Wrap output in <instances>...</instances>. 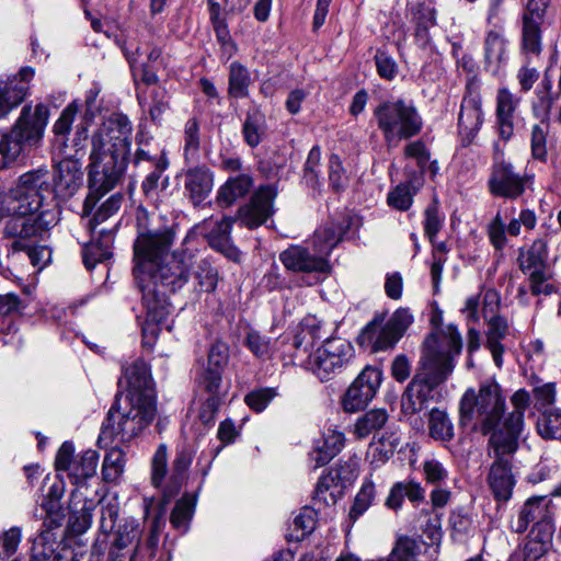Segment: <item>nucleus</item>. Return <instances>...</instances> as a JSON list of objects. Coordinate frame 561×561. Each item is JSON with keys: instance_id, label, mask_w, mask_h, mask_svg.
Returning <instances> with one entry per match:
<instances>
[{"instance_id": "20e7f679", "label": "nucleus", "mask_w": 561, "mask_h": 561, "mask_svg": "<svg viewBox=\"0 0 561 561\" xmlns=\"http://www.w3.org/2000/svg\"><path fill=\"white\" fill-rule=\"evenodd\" d=\"M346 228L336 220H330L314 231L310 245H289L279 253V261L295 273H327L330 270L328 257L342 240Z\"/></svg>"}, {"instance_id": "473e14b6", "label": "nucleus", "mask_w": 561, "mask_h": 561, "mask_svg": "<svg viewBox=\"0 0 561 561\" xmlns=\"http://www.w3.org/2000/svg\"><path fill=\"white\" fill-rule=\"evenodd\" d=\"M484 68L492 76H497L507 62L506 39L503 34L491 30L484 38Z\"/></svg>"}, {"instance_id": "49530a36", "label": "nucleus", "mask_w": 561, "mask_h": 561, "mask_svg": "<svg viewBox=\"0 0 561 561\" xmlns=\"http://www.w3.org/2000/svg\"><path fill=\"white\" fill-rule=\"evenodd\" d=\"M125 454L121 448L114 447L107 451L102 465V476L106 482H116L124 472Z\"/></svg>"}, {"instance_id": "6ab92c4d", "label": "nucleus", "mask_w": 561, "mask_h": 561, "mask_svg": "<svg viewBox=\"0 0 561 561\" xmlns=\"http://www.w3.org/2000/svg\"><path fill=\"white\" fill-rule=\"evenodd\" d=\"M511 402L513 411L503 419V428H499L490 437V443H495L506 450L518 447V439L524 428L525 411L530 404V394L525 389H518L511 397Z\"/></svg>"}, {"instance_id": "4be33fe9", "label": "nucleus", "mask_w": 561, "mask_h": 561, "mask_svg": "<svg viewBox=\"0 0 561 561\" xmlns=\"http://www.w3.org/2000/svg\"><path fill=\"white\" fill-rule=\"evenodd\" d=\"M495 461L492 463L488 477V483L494 499L499 502H507L512 497L515 486V478L512 473V457L518 447L513 450L500 448L495 443H490Z\"/></svg>"}, {"instance_id": "412c9836", "label": "nucleus", "mask_w": 561, "mask_h": 561, "mask_svg": "<svg viewBox=\"0 0 561 561\" xmlns=\"http://www.w3.org/2000/svg\"><path fill=\"white\" fill-rule=\"evenodd\" d=\"M483 124L482 98L479 84L471 79L466 85V93L458 114V131L463 145H470Z\"/></svg>"}, {"instance_id": "79ce46f5", "label": "nucleus", "mask_w": 561, "mask_h": 561, "mask_svg": "<svg viewBox=\"0 0 561 561\" xmlns=\"http://www.w3.org/2000/svg\"><path fill=\"white\" fill-rule=\"evenodd\" d=\"M251 76L245 66L239 61L231 62L229 67L228 94L234 99H244L249 95Z\"/></svg>"}, {"instance_id": "774afa93", "label": "nucleus", "mask_w": 561, "mask_h": 561, "mask_svg": "<svg viewBox=\"0 0 561 561\" xmlns=\"http://www.w3.org/2000/svg\"><path fill=\"white\" fill-rule=\"evenodd\" d=\"M378 75L386 80H393L398 73V65L386 51L378 50L375 55Z\"/></svg>"}, {"instance_id": "37998d69", "label": "nucleus", "mask_w": 561, "mask_h": 561, "mask_svg": "<svg viewBox=\"0 0 561 561\" xmlns=\"http://www.w3.org/2000/svg\"><path fill=\"white\" fill-rule=\"evenodd\" d=\"M196 499L192 494H184L175 504L170 522L172 526L182 531H187L195 511Z\"/></svg>"}, {"instance_id": "f8f14e48", "label": "nucleus", "mask_w": 561, "mask_h": 561, "mask_svg": "<svg viewBox=\"0 0 561 561\" xmlns=\"http://www.w3.org/2000/svg\"><path fill=\"white\" fill-rule=\"evenodd\" d=\"M413 322V316L405 308H399L385 322V317L376 316L362 330L358 342L369 347L373 352L392 348L403 336Z\"/></svg>"}, {"instance_id": "423d86ee", "label": "nucleus", "mask_w": 561, "mask_h": 561, "mask_svg": "<svg viewBox=\"0 0 561 561\" xmlns=\"http://www.w3.org/2000/svg\"><path fill=\"white\" fill-rule=\"evenodd\" d=\"M48 118V106L43 103H38L34 110L31 105L22 108L11 130L0 136V170L16 162L42 139Z\"/></svg>"}, {"instance_id": "c03bdc74", "label": "nucleus", "mask_w": 561, "mask_h": 561, "mask_svg": "<svg viewBox=\"0 0 561 561\" xmlns=\"http://www.w3.org/2000/svg\"><path fill=\"white\" fill-rule=\"evenodd\" d=\"M539 23L523 21L522 51L527 58L538 57L542 50L541 30Z\"/></svg>"}, {"instance_id": "bf43d9fd", "label": "nucleus", "mask_w": 561, "mask_h": 561, "mask_svg": "<svg viewBox=\"0 0 561 561\" xmlns=\"http://www.w3.org/2000/svg\"><path fill=\"white\" fill-rule=\"evenodd\" d=\"M79 112V104L77 101L69 103L61 112L59 118L53 126V131L56 136L66 137L72 127L75 118Z\"/></svg>"}, {"instance_id": "cd10ccee", "label": "nucleus", "mask_w": 561, "mask_h": 561, "mask_svg": "<svg viewBox=\"0 0 561 561\" xmlns=\"http://www.w3.org/2000/svg\"><path fill=\"white\" fill-rule=\"evenodd\" d=\"M214 178V172L205 164L195 165L184 171V193L194 206H199L210 195Z\"/></svg>"}, {"instance_id": "7c9ffc66", "label": "nucleus", "mask_w": 561, "mask_h": 561, "mask_svg": "<svg viewBox=\"0 0 561 561\" xmlns=\"http://www.w3.org/2000/svg\"><path fill=\"white\" fill-rule=\"evenodd\" d=\"M520 98L513 94L503 87L496 93L495 123L499 136L504 141L512 138L514 134V117L519 106Z\"/></svg>"}, {"instance_id": "a211bd4d", "label": "nucleus", "mask_w": 561, "mask_h": 561, "mask_svg": "<svg viewBox=\"0 0 561 561\" xmlns=\"http://www.w3.org/2000/svg\"><path fill=\"white\" fill-rule=\"evenodd\" d=\"M99 453L88 449L75 456V446L71 442H64L55 458V469L65 471L75 484L92 478L96 473Z\"/></svg>"}, {"instance_id": "f257e3e1", "label": "nucleus", "mask_w": 561, "mask_h": 561, "mask_svg": "<svg viewBox=\"0 0 561 561\" xmlns=\"http://www.w3.org/2000/svg\"><path fill=\"white\" fill-rule=\"evenodd\" d=\"M173 241L174 232L163 229L140 233L134 243V276L147 311L142 334L144 345L148 347H152L162 328L172 330L167 322L171 312L167 291L181 289L191 275L190 256L169 255Z\"/></svg>"}, {"instance_id": "dca6fc26", "label": "nucleus", "mask_w": 561, "mask_h": 561, "mask_svg": "<svg viewBox=\"0 0 561 561\" xmlns=\"http://www.w3.org/2000/svg\"><path fill=\"white\" fill-rule=\"evenodd\" d=\"M194 458V450L191 447L183 446L178 449L172 463L171 477L163 489V495L159 503L153 497H144L145 517H149L153 511L151 531L159 529L161 520L167 512L169 502L180 492L183 482L186 479V472Z\"/></svg>"}, {"instance_id": "0e129e2a", "label": "nucleus", "mask_w": 561, "mask_h": 561, "mask_svg": "<svg viewBox=\"0 0 561 561\" xmlns=\"http://www.w3.org/2000/svg\"><path fill=\"white\" fill-rule=\"evenodd\" d=\"M387 202L389 206L397 210H408L413 203V195L409 185H398L388 194Z\"/></svg>"}, {"instance_id": "864d4df0", "label": "nucleus", "mask_w": 561, "mask_h": 561, "mask_svg": "<svg viewBox=\"0 0 561 561\" xmlns=\"http://www.w3.org/2000/svg\"><path fill=\"white\" fill-rule=\"evenodd\" d=\"M168 471V448L165 445H160L151 461V482L154 488L162 486Z\"/></svg>"}, {"instance_id": "2f4dec72", "label": "nucleus", "mask_w": 561, "mask_h": 561, "mask_svg": "<svg viewBox=\"0 0 561 561\" xmlns=\"http://www.w3.org/2000/svg\"><path fill=\"white\" fill-rule=\"evenodd\" d=\"M405 497L414 506H419L423 503L425 501V489L421 482L409 478L393 483L385 501V506L391 511L398 512L402 508Z\"/></svg>"}, {"instance_id": "58836bf2", "label": "nucleus", "mask_w": 561, "mask_h": 561, "mask_svg": "<svg viewBox=\"0 0 561 561\" xmlns=\"http://www.w3.org/2000/svg\"><path fill=\"white\" fill-rule=\"evenodd\" d=\"M388 420L389 414L386 409H371L356 420L352 432L357 439H365L383 428Z\"/></svg>"}, {"instance_id": "4d7b16f0", "label": "nucleus", "mask_w": 561, "mask_h": 561, "mask_svg": "<svg viewBox=\"0 0 561 561\" xmlns=\"http://www.w3.org/2000/svg\"><path fill=\"white\" fill-rule=\"evenodd\" d=\"M101 504V516H100V529L103 534H111L116 525V520L119 513L118 503L115 500H102Z\"/></svg>"}, {"instance_id": "aec40b11", "label": "nucleus", "mask_w": 561, "mask_h": 561, "mask_svg": "<svg viewBox=\"0 0 561 561\" xmlns=\"http://www.w3.org/2000/svg\"><path fill=\"white\" fill-rule=\"evenodd\" d=\"M382 380L378 368L365 367L351 383L341 399V405L347 413L364 410L375 398Z\"/></svg>"}, {"instance_id": "0eeeda50", "label": "nucleus", "mask_w": 561, "mask_h": 561, "mask_svg": "<svg viewBox=\"0 0 561 561\" xmlns=\"http://www.w3.org/2000/svg\"><path fill=\"white\" fill-rule=\"evenodd\" d=\"M156 414V402H134L117 393L103 423L99 440L118 438L121 442H128L147 428Z\"/></svg>"}, {"instance_id": "393cba45", "label": "nucleus", "mask_w": 561, "mask_h": 561, "mask_svg": "<svg viewBox=\"0 0 561 561\" xmlns=\"http://www.w3.org/2000/svg\"><path fill=\"white\" fill-rule=\"evenodd\" d=\"M277 196L274 185H261L252 195L250 203L239 209L242 226L254 229L263 225L274 213L273 203Z\"/></svg>"}, {"instance_id": "e2e57ef3", "label": "nucleus", "mask_w": 561, "mask_h": 561, "mask_svg": "<svg viewBox=\"0 0 561 561\" xmlns=\"http://www.w3.org/2000/svg\"><path fill=\"white\" fill-rule=\"evenodd\" d=\"M547 126H533L530 139L531 154L535 159L540 161H545L547 158Z\"/></svg>"}, {"instance_id": "b1692460", "label": "nucleus", "mask_w": 561, "mask_h": 561, "mask_svg": "<svg viewBox=\"0 0 561 561\" xmlns=\"http://www.w3.org/2000/svg\"><path fill=\"white\" fill-rule=\"evenodd\" d=\"M228 360V346L221 342L214 343L208 351L207 360L202 363L196 375V381L204 391L218 394Z\"/></svg>"}, {"instance_id": "69168bd1", "label": "nucleus", "mask_w": 561, "mask_h": 561, "mask_svg": "<svg viewBox=\"0 0 561 561\" xmlns=\"http://www.w3.org/2000/svg\"><path fill=\"white\" fill-rule=\"evenodd\" d=\"M329 181L334 191L343 190L347 184V176L337 154H331L329 160Z\"/></svg>"}, {"instance_id": "13d9d810", "label": "nucleus", "mask_w": 561, "mask_h": 561, "mask_svg": "<svg viewBox=\"0 0 561 561\" xmlns=\"http://www.w3.org/2000/svg\"><path fill=\"white\" fill-rule=\"evenodd\" d=\"M245 346L260 358L270 357L273 351V343L270 337L261 335L256 331H250L245 337Z\"/></svg>"}, {"instance_id": "338daca9", "label": "nucleus", "mask_w": 561, "mask_h": 561, "mask_svg": "<svg viewBox=\"0 0 561 561\" xmlns=\"http://www.w3.org/2000/svg\"><path fill=\"white\" fill-rule=\"evenodd\" d=\"M316 526L314 519V511L308 507H305L300 511V513L294 518V527L297 530L296 539L301 540L308 534H310Z\"/></svg>"}, {"instance_id": "de8ad7c7", "label": "nucleus", "mask_w": 561, "mask_h": 561, "mask_svg": "<svg viewBox=\"0 0 561 561\" xmlns=\"http://www.w3.org/2000/svg\"><path fill=\"white\" fill-rule=\"evenodd\" d=\"M242 134L244 141L255 148L264 135V116L259 111L248 113L243 123Z\"/></svg>"}, {"instance_id": "09e8293b", "label": "nucleus", "mask_w": 561, "mask_h": 561, "mask_svg": "<svg viewBox=\"0 0 561 561\" xmlns=\"http://www.w3.org/2000/svg\"><path fill=\"white\" fill-rule=\"evenodd\" d=\"M376 497V486L370 479H366L355 496L354 504L350 511V517L357 519L373 504Z\"/></svg>"}, {"instance_id": "39448f33", "label": "nucleus", "mask_w": 561, "mask_h": 561, "mask_svg": "<svg viewBox=\"0 0 561 561\" xmlns=\"http://www.w3.org/2000/svg\"><path fill=\"white\" fill-rule=\"evenodd\" d=\"M374 118L387 147H397L401 141L421 134L424 122L412 100L392 98L381 101L374 108Z\"/></svg>"}, {"instance_id": "7ed1b4c3", "label": "nucleus", "mask_w": 561, "mask_h": 561, "mask_svg": "<svg viewBox=\"0 0 561 561\" xmlns=\"http://www.w3.org/2000/svg\"><path fill=\"white\" fill-rule=\"evenodd\" d=\"M505 409L506 398L501 386L489 379L481 382L478 390L469 388L465 391L459 402V423L491 436L503 428L501 420Z\"/></svg>"}, {"instance_id": "a878e982", "label": "nucleus", "mask_w": 561, "mask_h": 561, "mask_svg": "<svg viewBox=\"0 0 561 561\" xmlns=\"http://www.w3.org/2000/svg\"><path fill=\"white\" fill-rule=\"evenodd\" d=\"M124 377L127 381V393L123 394V398L131 399L134 402H156L150 370L144 360L138 359L126 367Z\"/></svg>"}, {"instance_id": "c85d7f7f", "label": "nucleus", "mask_w": 561, "mask_h": 561, "mask_svg": "<svg viewBox=\"0 0 561 561\" xmlns=\"http://www.w3.org/2000/svg\"><path fill=\"white\" fill-rule=\"evenodd\" d=\"M34 69L25 67L10 80L0 85V118L18 106L26 96Z\"/></svg>"}, {"instance_id": "9b49d317", "label": "nucleus", "mask_w": 561, "mask_h": 561, "mask_svg": "<svg viewBox=\"0 0 561 561\" xmlns=\"http://www.w3.org/2000/svg\"><path fill=\"white\" fill-rule=\"evenodd\" d=\"M25 178L30 180L32 178H38L45 182L47 187L45 191L43 190V192H39V194L44 197L47 195L54 198V202L56 203L60 213V201L66 202L71 198L82 185L81 168L77 161L72 160H64L57 164L53 186L49 182L48 171L46 169L39 168L20 175L15 185L12 186L9 191L18 190L20 185H22V181Z\"/></svg>"}, {"instance_id": "5fc2aeb1", "label": "nucleus", "mask_w": 561, "mask_h": 561, "mask_svg": "<svg viewBox=\"0 0 561 561\" xmlns=\"http://www.w3.org/2000/svg\"><path fill=\"white\" fill-rule=\"evenodd\" d=\"M404 158L414 159L421 173H424L428 167L431 152L423 140L410 141L403 149Z\"/></svg>"}, {"instance_id": "603ef678", "label": "nucleus", "mask_w": 561, "mask_h": 561, "mask_svg": "<svg viewBox=\"0 0 561 561\" xmlns=\"http://www.w3.org/2000/svg\"><path fill=\"white\" fill-rule=\"evenodd\" d=\"M195 278L202 291L211 293L218 284V272L208 260H202L197 265Z\"/></svg>"}, {"instance_id": "f03ea898", "label": "nucleus", "mask_w": 561, "mask_h": 561, "mask_svg": "<svg viewBox=\"0 0 561 561\" xmlns=\"http://www.w3.org/2000/svg\"><path fill=\"white\" fill-rule=\"evenodd\" d=\"M46 187L38 178H25L18 190L0 193V216L7 218L3 237L9 240L8 256L24 253L38 271L51 257L50 250L38 243L60 220L54 198L39 194Z\"/></svg>"}, {"instance_id": "3c124183", "label": "nucleus", "mask_w": 561, "mask_h": 561, "mask_svg": "<svg viewBox=\"0 0 561 561\" xmlns=\"http://www.w3.org/2000/svg\"><path fill=\"white\" fill-rule=\"evenodd\" d=\"M422 471L425 482L433 486L445 485L449 478L447 468L435 458L424 460Z\"/></svg>"}, {"instance_id": "a18cd8bd", "label": "nucleus", "mask_w": 561, "mask_h": 561, "mask_svg": "<svg viewBox=\"0 0 561 561\" xmlns=\"http://www.w3.org/2000/svg\"><path fill=\"white\" fill-rule=\"evenodd\" d=\"M430 435L436 440L450 442L454 438V425L448 414L433 409L428 421Z\"/></svg>"}, {"instance_id": "f704fd0d", "label": "nucleus", "mask_w": 561, "mask_h": 561, "mask_svg": "<svg viewBox=\"0 0 561 561\" xmlns=\"http://www.w3.org/2000/svg\"><path fill=\"white\" fill-rule=\"evenodd\" d=\"M253 184V176L249 172H241L236 176L228 178L217 192V203L224 207L231 206L238 199L247 196Z\"/></svg>"}, {"instance_id": "2eb2a0df", "label": "nucleus", "mask_w": 561, "mask_h": 561, "mask_svg": "<svg viewBox=\"0 0 561 561\" xmlns=\"http://www.w3.org/2000/svg\"><path fill=\"white\" fill-rule=\"evenodd\" d=\"M556 507L546 495L528 497L514 514H512L508 528L512 533L522 535L529 533L554 531Z\"/></svg>"}, {"instance_id": "680f3d73", "label": "nucleus", "mask_w": 561, "mask_h": 561, "mask_svg": "<svg viewBox=\"0 0 561 561\" xmlns=\"http://www.w3.org/2000/svg\"><path fill=\"white\" fill-rule=\"evenodd\" d=\"M276 396V389L261 388L249 392L244 398V402L253 411L262 412Z\"/></svg>"}, {"instance_id": "bb28decb", "label": "nucleus", "mask_w": 561, "mask_h": 561, "mask_svg": "<svg viewBox=\"0 0 561 561\" xmlns=\"http://www.w3.org/2000/svg\"><path fill=\"white\" fill-rule=\"evenodd\" d=\"M453 373V365L447 360L440 366L424 364V370L417 373L410 381V391L421 397L427 404L433 399L434 390Z\"/></svg>"}, {"instance_id": "6e6d98bb", "label": "nucleus", "mask_w": 561, "mask_h": 561, "mask_svg": "<svg viewBox=\"0 0 561 561\" xmlns=\"http://www.w3.org/2000/svg\"><path fill=\"white\" fill-rule=\"evenodd\" d=\"M505 229L506 225L500 213L486 226L489 241L496 251H502L507 243Z\"/></svg>"}, {"instance_id": "5701e85b", "label": "nucleus", "mask_w": 561, "mask_h": 561, "mask_svg": "<svg viewBox=\"0 0 561 561\" xmlns=\"http://www.w3.org/2000/svg\"><path fill=\"white\" fill-rule=\"evenodd\" d=\"M424 345L426 348L424 358L427 363L440 366L448 360L454 366V358L462 348V339L457 327L449 324L438 336L430 335Z\"/></svg>"}, {"instance_id": "ea45409f", "label": "nucleus", "mask_w": 561, "mask_h": 561, "mask_svg": "<svg viewBox=\"0 0 561 561\" xmlns=\"http://www.w3.org/2000/svg\"><path fill=\"white\" fill-rule=\"evenodd\" d=\"M137 100L142 108H147L153 122H158L169 106L164 91L158 87H153L149 91L138 90Z\"/></svg>"}, {"instance_id": "c756f323", "label": "nucleus", "mask_w": 561, "mask_h": 561, "mask_svg": "<svg viewBox=\"0 0 561 561\" xmlns=\"http://www.w3.org/2000/svg\"><path fill=\"white\" fill-rule=\"evenodd\" d=\"M233 219L230 217H224L221 220L213 221L211 219L205 220L203 226L208 230L207 240L209 245L222 253L225 256L233 262L240 260V251L231 241V229Z\"/></svg>"}, {"instance_id": "4c0bfd02", "label": "nucleus", "mask_w": 561, "mask_h": 561, "mask_svg": "<svg viewBox=\"0 0 561 561\" xmlns=\"http://www.w3.org/2000/svg\"><path fill=\"white\" fill-rule=\"evenodd\" d=\"M554 531L529 533L524 548L508 561H538L549 550Z\"/></svg>"}, {"instance_id": "a19ab883", "label": "nucleus", "mask_w": 561, "mask_h": 561, "mask_svg": "<svg viewBox=\"0 0 561 561\" xmlns=\"http://www.w3.org/2000/svg\"><path fill=\"white\" fill-rule=\"evenodd\" d=\"M536 428L543 439L561 442V409L551 408L541 412L537 419Z\"/></svg>"}, {"instance_id": "8fccbe9b", "label": "nucleus", "mask_w": 561, "mask_h": 561, "mask_svg": "<svg viewBox=\"0 0 561 561\" xmlns=\"http://www.w3.org/2000/svg\"><path fill=\"white\" fill-rule=\"evenodd\" d=\"M332 483L333 478L328 476L320 477L312 496L314 510L321 511L322 508L330 507L336 503V496L331 490Z\"/></svg>"}, {"instance_id": "6e6552de", "label": "nucleus", "mask_w": 561, "mask_h": 561, "mask_svg": "<svg viewBox=\"0 0 561 561\" xmlns=\"http://www.w3.org/2000/svg\"><path fill=\"white\" fill-rule=\"evenodd\" d=\"M89 159V194L83 204L84 215L93 211L98 202L122 181L128 162L126 158L92 150Z\"/></svg>"}, {"instance_id": "9d476101", "label": "nucleus", "mask_w": 561, "mask_h": 561, "mask_svg": "<svg viewBox=\"0 0 561 561\" xmlns=\"http://www.w3.org/2000/svg\"><path fill=\"white\" fill-rule=\"evenodd\" d=\"M123 199V194L115 193L110 196L95 213L92 214L91 211L89 215H82L83 218L90 217L87 227L91 234V241L87 244L84 250V264L88 268L93 267L98 262H103L111 257V249L114 242L113 230L98 228L102 222L118 211Z\"/></svg>"}, {"instance_id": "052dcab7", "label": "nucleus", "mask_w": 561, "mask_h": 561, "mask_svg": "<svg viewBox=\"0 0 561 561\" xmlns=\"http://www.w3.org/2000/svg\"><path fill=\"white\" fill-rule=\"evenodd\" d=\"M201 147L199 124L196 118H190L184 127V156H194Z\"/></svg>"}, {"instance_id": "c9c22d12", "label": "nucleus", "mask_w": 561, "mask_h": 561, "mask_svg": "<svg viewBox=\"0 0 561 561\" xmlns=\"http://www.w3.org/2000/svg\"><path fill=\"white\" fill-rule=\"evenodd\" d=\"M485 347L491 352L497 368L503 366L504 346L502 341L510 334V325L504 317H491L488 321Z\"/></svg>"}, {"instance_id": "4468645a", "label": "nucleus", "mask_w": 561, "mask_h": 561, "mask_svg": "<svg viewBox=\"0 0 561 561\" xmlns=\"http://www.w3.org/2000/svg\"><path fill=\"white\" fill-rule=\"evenodd\" d=\"M133 126L122 113H113L103 121L92 135V151L128 159L131 146Z\"/></svg>"}, {"instance_id": "1a4fd4ad", "label": "nucleus", "mask_w": 561, "mask_h": 561, "mask_svg": "<svg viewBox=\"0 0 561 561\" xmlns=\"http://www.w3.org/2000/svg\"><path fill=\"white\" fill-rule=\"evenodd\" d=\"M354 356L352 344L341 337L325 339L313 353L302 356L297 365L312 373L320 381H329L342 373Z\"/></svg>"}, {"instance_id": "72a5a7b5", "label": "nucleus", "mask_w": 561, "mask_h": 561, "mask_svg": "<svg viewBox=\"0 0 561 561\" xmlns=\"http://www.w3.org/2000/svg\"><path fill=\"white\" fill-rule=\"evenodd\" d=\"M50 531H43L34 539L35 558L38 561H80L75 551L51 540Z\"/></svg>"}, {"instance_id": "ddd939ff", "label": "nucleus", "mask_w": 561, "mask_h": 561, "mask_svg": "<svg viewBox=\"0 0 561 561\" xmlns=\"http://www.w3.org/2000/svg\"><path fill=\"white\" fill-rule=\"evenodd\" d=\"M548 242L538 238L529 247L518 249L517 264L528 275L529 288L534 296L550 295L554 286L549 283L552 273L548 262Z\"/></svg>"}, {"instance_id": "e433bc0d", "label": "nucleus", "mask_w": 561, "mask_h": 561, "mask_svg": "<svg viewBox=\"0 0 561 561\" xmlns=\"http://www.w3.org/2000/svg\"><path fill=\"white\" fill-rule=\"evenodd\" d=\"M322 339V325L316 319H305L294 337V359L297 362L311 353L314 344Z\"/></svg>"}, {"instance_id": "f3484780", "label": "nucleus", "mask_w": 561, "mask_h": 561, "mask_svg": "<svg viewBox=\"0 0 561 561\" xmlns=\"http://www.w3.org/2000/svg\"><path fill=\"white\" fill-rule=\"evenodd\" d=\"M533 184V175L517 171L511 161L496 154L488 180L489 193L494 197L515 201Z\"/></svg>"}]
</instances>
